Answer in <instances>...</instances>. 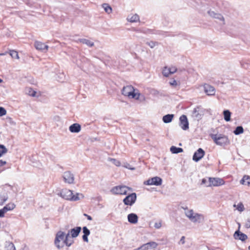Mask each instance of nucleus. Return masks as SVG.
<instances>
[{
	"label": "nucleus",
	"instance_id": "1",
	"mask_svg": "<svg viewBox=\"0 0 250 250\" xmlns=\"http://www.w3.org/2000/svg\"><path fill=\"white\" fill-rule=\"evenodd\" d=\"M69 233L65 234L64 232L62 231H58L56 234L54 240V244L58 249H61L65 245L67 247H70L73 241L69 239Z\"/></svg>",
	"mask_w": 250,
	"mask_h": 250
},
{
	"label": "nucleus",
	"instance_id": "2",
	"mask_svg": "<svg viewBox=\"0 0 250 250\" xmlns=\"http://www.w3.org/2000/svg\"><path fill=\"white\" fill-rule=\"evenodd\" d=\"M122 94L129 99H134L136 100H139L142 97L139 90L131 85L124 86L122 89Z\"/></svg>",
	"mask_w": 250,
	"mask_h": 250
},
{
	"label": "nucleus",
	"instance_id": "3",
	"mask_svg": "<svg viewBox=\"0 0 250 250\" xmlns=\"http://www.w3.org/2000/svg\"><path fill=\"white\" fill-rule=\"evenodd\" d=\"M60 195L64 199L72 201H76L84 197L82 193H77L75 195H73L72 190L66 188L62 189Z\"/></svg>",
	"mask_w": 250,
	"mask_h": 250
},
{
	"label": "nucleus",
	"instance_id": "4",
	"mask_svg": "<svg viewBox=\"0 0 250 250\" xmlns=\"http://www.w3.org/2000/svg\"><path fill=\"white\" fill-rule=\"evenodd\" d=\"M185 214L189 220L194 223H200L204 219L203 215L195 212L192 209H185Z\"/></svg>",
	"mask_w": 250,
	"mask_h": 250
},
{
	"label": "nucleus",
	"instance_id": "5",
	"mask_svg": "<svg viewBox=\"0 0 250 250\" xmlns=\"http://www.w3.org/2000/svg\"><path fill=\"white\" fill-rule=\"evenodd\" d=\"M211 138L218 145L226 146L229 144L228 138L225 135L215 134L212 135Z\"/></svg>",
	"mask_w": 250,
	"mask_h": 250
},
{
	"label": "nucleus",
	"instance_id": "6",
	"mask_svg": "<svg viewBox=\"0 0 250 250\" xmlns=\"http://www.w3.org/2000/svg\"><path fill=\"white\" fill-rule=\"evenodd\" d=\"M131 190L132 189L130 188L125 186L120 185L114 187L110 191L114 194L125 195L128 190Z\"/></svg>",
	"mask_w": 250,
	"mask_h": 250
},
{
	"label": "nucleus",
	"instance_id": "7",
	"mask_svg": "<svg viewBox=\"0 0 250 250\" xmlns=\"http://www.w3.org/2000/svg\"><path fill=\"white\" fill-rule=\"evenodd\" d=\"M63 181L69 184H73L74 183V175L69 171H65L62 175Z\"/></svg>",
	"mask_w": 250,
	"mask_h": 250
},
{
	"label": "nucleus",
	"instance_id": "8",
	"mask_svg": "<svg viewBox=\"0 0 250 250\" xmlns=\"http://www.w3.org/2000/svg\"><path fill=\"white\" fill-rule=\"evenodd\" d=\"M209 185L208 187L214 186L217 187L223 185L225 184L224 181L220 178H211L208 179Z\"/></svg>",
	"mask_w": 250,
	"mask_h": 250
},
{
	"label": "nucleus",
	"instance_id": "9",
	"mask_svg": "<svg viewBox=\"0 0 250 250\" xmlns=\"http://www.w3.org/2000/svg\"><path fill=\"white\" fill-rule=\"evenodd\" d=\"M136 200V194L135 193L130 194L123 200L124 203L126 205L132 206Z\"/></svg>",
	"mask_w": 250,
	"mask_h": 250
},
{
	"label": "nucleus",
	"instance_id": "10",
	"mask_svg": "<svg viewBox=\"0 0 250 250\" xmlns=\"http://www.w3.org/2000/svg\"><path fill=\"white\" fill-rule=\"evenodd\" d=\"M162 179L159 177H154L144 182L145 185L160 186L162 184Z\"/></svg>",
	"mask_w": 250,
	"mask_h": 250
},
{
	"label": "nucleus",
	"instance_id": "11",
	"mask_svg": "<svg viewBox=\"0 0 250 250\" xmlns=\"http://www.w3.org/2000/svg\"><path fill=\"white\" fill-rule=\"evenodd\" d=\"M179 125L184 130H187L189 128V124L187 116L185 115H182L179 119Z\"/></svg>",
	"mask_w": 250,
	"mask_h": 250
},
{
	"label": "nucleus",
	"instance_id": "12",
	"mask_svg": "<svg viewBox=\"0 0 250 250\" xmlns=\"http://www.w3.org/2000/svg\"><path fill=\"white\" fill-rule=\"evenodd\" d=\"M158 245V244L155 242H150L143 245L140 247L134 250H148L150 249L156 248Z\"/></svg>",
	"mask_w": 250,
	"mask_h": 250
},
{
	"label": "nucleus",
	"instance_id": "13",
	"mask_svg": "<svg viewBox=\"0 0 250 250\" xmlns=\"http://www.w3.org/2000/svg\"><path fill=\"white\" fill-rule=\"evenodd\" d=\"M203 87L204 89L205 92L208 96H213L215 94V89L212 86L208 84H204L203 85Z\"/></svg>",
	"mask_w": 250,
	"mask_h": 250
},
{
	"label": "nucleus",
	"instance_id": "14",
	"mask_svg": "<svg viewBox=\"0 0 250 250\" xmlns=\"http://www.w3.org/2000/svg\"><path fill=\"white\" fill-rule=\"evenodd\" d=\"M208 13L210 17L219 20L221 22V24H225L224 18L220 14L215 13L214 11L211 10L208 11Z\"/></svg>",
	"mask_w": 250,
	"mask_h": 250
},
{
	"label": "nucleus",
	"instance_id": "15",
	"mask_svg": "<svg viewBox=\"0 0 250 250\" xmlns=\"http://www.w3.org/2000/svg\"><path fill=\"white\" fill-rule=\"evenodd\" d=\"M34 45L37 50L43 52H46L48 49V45H45L44 43L38 41L35 42Z\"/></svg>",
	"mask_w": 250,
	"mask_h": 250
},
{
	"label": "nucleus",
	"instance_id": "16",
	"mask_svg": "<svg viewBox=\"0 0 250 250\" xmlns=\"http://www.w3.org/2000/svg\"><path fill=\"white\" fill-rule=\"evenodd\" d=\"M126 20L130 22H136L139 21L140 17L137 14H130L128 15Z\"/></svg>",
	"mask_w": 250,
	"mask_h": 250
},
{
	"label": "nucleus",
	"instance_id": "17",
	"mask_svg": "<svg viewBox=\"0 0 250 250\" xmlns=\"http://www.w3.org/2000/svg\"><path fill=\"white\" fill-rule=\"evenodd\" d=\"M127 220L129 223L135 224L138 222V217L136 214L131 213L127 215Z\"/></svg>",
	"mask_w": 250,
	"mask_h": 250
},
{
	"label": "nucleus",
	"instance_id": "18",
	"mask_svg": "<svg viewBox=\"0 0 250 250\" xmlns=\"http://www.w3.org/2000/svg\"><path fill=\"white\" fill-rule=\"evenodd\" d=\"M38 157H29L30 165L34 167H40L42 166L41 162L38 160Z\"/></svg>",
	"mask_w": 250,
	"mask_h": 250
},
{
	"label": "nucleus",
	"instance_id": "19",
	"mask_svg": "<svg viewBox=\"0 0 250 250\" xmlns=\"http://www.w3.org/2000/svg\"><path fill=\"white\" fill-rule=\"evenodd\" d=\"M81 128V125L77 123L72 124L69 127V131L72 133H78L80 131Z\"/></svg>",
	"mask_w": 250,
	"mask_h": 250
},
{
	"label": "nucleus",
	"instance_id": "20",
	"mask_svg": "<svg viewBox=\"0 0 250 250\" xmlns=\"http://www.w3.org/2000/svg\"><path fill=\"white\" fill-rule=\"evenodd\" d=\"M81 230V228L80 227H77L74 229H71L69 231V235H71L73 238L76 237L78 236L79 233Z\"/></svg>",
	"mask_w": 250,
	"mask_h": 250
},
{
	"label": "nucleus",
	"instance_id": "21",
	"mask_svg": "<svg viewBox=\"0 0 250 250\" xmlns=\"http://www.w3.org/2000/svg\"><path fill=\"white\" fill-rule=\"evenodd\" d=\"M234 237L235 239H238L242 241H245L247 239V236L239 231H236L234 234Z\"/></svg>",
	"mask_w": 250,
	"mask_h": 250
},
{
	"label": "nucleus",
	"instance_id": "22",
	"mask_svg": "<svg viewBox=\"0 0 250 250\" xmlns=\"http://www.w3.org/2000/svg\"><path fill=\"white\" fill-rule=\"evenodd\" d=\"M240 183L242 185L250 186V176L245 175L242 179L240 181Z\"/></svg>",
	"mask_w": 250,
	"mask_h": 250
},
{
	"label": "nucleus",
	"instance_id": "23",
	"mask_svg": "<svg viewBox=\"0 0 250 250\" xmlns=\"http://www.w3.org/2000/svg\"><path fill=\"white\" fill-rule=\"evenodd\" d=\"M174 117L173 114H167L163 117V121L165 123H170Z\"/></svg>",
	"mask_w": 250,
	"mask_h": 250
},
{
	"label": "nucleus",
	"instance_id": "24",
	"mask_svg": "<svg viewBox=\"0 0 250 250\" xmlns=\"http://www.w3.org/2000/svg\"><path fill=\"white\" fill-rule=\"evenodd\" d=\"M231 114V112L229 110H225L223 111L224 118L226 121L229 122L230 121Z\"/></svg>",
	"mask_w": 250,
	"mask_h": 250
},
{
	"label": "nucleus",
	"instance_id": "25",
	"mask_svg": "<svg viewBox=\"0 0 250 250\" xmlns=\"http://www.w3.org/2000/svg\"><path fill=\"white\" fill-rule=\"evenodd\" d=\"M16 207L15 204L10 203L6 205L4 208V210L6 212L8 211L13 210Z\"/></svg>",
	"mask_w": 250,
	"mask_h": 250
},
{
	"label": "nucleus",
	"instance_id": "26",
	"mask_svg": "<svg viewBox=\"0 0 250 250\" xmlns=\"http://www.w3.org/2000/svg\"><path fill=\"white\" fill-rule=\"evenodd\" d=\"M170 150L173 154H177L183 151L182 148L177 147L175 146H172L170 148Z\"/></svg>",
	"mask_w": 250,
	"mask_h": 250
},
{
	"label": "nucleus",
	"instance_id": "27",
	"mask_svg": "<svg viewBox=\"0 0 250 250\" xmlns=\"http://www.w3.org/2000/svg\"><path fill=\"white\" fill-rule=\"evenodd\" d=\"M25 92L27 94L32 97H35L36 92L30 87H27L25 89Z\"/></svg>",
	"mask_w": 250,
	"mask_h": 250
},
{
	"label": "nucleus",
	"instance_id": "28",
	"mask_svg": "<svg viewBox=\"0 0 250 250\" xmlns=\"http://www.w3.org/2000/svg\"><path fill=\"white\" fill-rule=\"evenodd\" d=\"M80 42L83 44H86L87 46L92 47L94 45L93 42L85 39H82L79 40Z\"/></svg>",
	"mask_w": 250,
	"mask_h": 250
},
{
	"label": "nucleus",
	"instance_id": "29",
	"mask_svg": "<svg viewBox=\"0 0 250 250\" xmlns=\"http://www.w3.org/2000/svg\"><path fill=\"white\" fill-rule=\"evenodd\" d=\"M107 161L110 162L112 164L116 166L119 167L121 166L120 162L115 158L109 157L107 159Z\"/></svg>",
	"mask_w": 250,
	"mask_h": 250
},
{
	"label": "nucleus",
	"instance_id": "30",
	"mask_svg": "<svg viewBox=\"0 0 250 250\" xmlns=\"http://www.w3.org/2000/svg\"><path fill=\"white\" fill-rule=\"evenodd\" d=\"M103 8L104 9L105 12L107 14H110L112 12V9L110 6L108 4L104 3L102 5Z\"/></svg>",
	"mask_w": 250,
	"mask_h": 250
},
{
	"label": "nucleus",
	"instance_id": "31",
	"mask_svg": "<svg viewBox=\"0 0 250 250\" xmlns=\"http://www.w3.org/2000/svg\"><path fill=\"white\" fill-rule=\"evenodd\" d=\"M233 207L236 208V209L240 212H242L244 210L245 208L242 203H239L238 205L234 204Z\"/></svg>",
	"mask_w": 250,
	"mask_h": 250
},
{
	"label": "nucleus",
	"instance_id": "32",
	"mask_svg": "<svg viewBox=\"0 0 250 250\" xmlns=\"http://www.w3.org/2000/svg\"><path fill=\"white\" fill-rule=\"evenodd\" d=\"M205 155L204 151L201 148H199L196 151L193 156H204Z\"/></svg>",
	"mask_w": 250,
	"mask_h": 250
},
{
	"label": "nucleus",
	"instance_id": "33",
	"mask_svg": "<svg viewBox=\"0 0 250 250\" xmlns=\"http://www.w3.org/2000/svg\"><path fill=\"white\" fill-rule=\"evenodd\" d=\"M243 132H244V129H243V128L242 127V126H239L236 128V129L233 131V133L235 135H239V134L243 133Z\"/></svg>",
	"mask_w": 250,
	"mask_h": 250
},
{
	"label": "nucleus",
	"instance_id": "34",
	"mask_svg": "<svg viewBox=\"0 0 250 250\" xmlns=\"http://www.w3.org/2000/svg\"><path fill=\"white\" fill-rule=\"evenodd\" d=\"M7 194L0 195V205H3L8 199Z\"/></svg>",
	"mask_w": 250,
	"mask_h": 250
},
{
	"label": "nucleus",
	"instance_id": "35",
	"mask_svg": "<svg viewBox=\"0 0 250 250\" xmlns=\"http://www.w3.org/2000/svg\"><path fill=\"white\" fill-rule=\"evenodd\" d=\"M5 248L6 250H16L14 245L11 242H7Z\"/></svg>",
	"mask_w": 250,
	"mask_h": 250
},
{
	"label": "nucleus",
	"instance_id": "36",
	"mask_svg": "<svg viewBox=\"0 0 250 250\" xmlns=\"http://www.w3.org/2000/svg\"><path fill=\"white\" fill-rule=\"evenodd\" d=\"M9 54L12 58L16 59H19V56L17 51L15 50H11Z\"/></svg>",
	"mask_w": 250,
	"mask_h": 250
},
{
	"label": "nucleus",
	"instance_id": "37",
	"mask_svg": "<svg viewBox=\"0 0 250 250\" xmlns=\"http://www.w3.org/2000/svg\"><path fill=\"white\" fill-rule=\"evenodd\" d=\"M7 152V149L3 145H0V156L5 154Z\"/></svg>",
	"mask_w": 250,
	"mask_h": 250
},
{
	"label": "nucleus",
	"instance_id": "38",
	"mask_svg": "<svg viewBox=\"0 0 250 250\" xmlns=\"http://www.w3.org/2000/svg\"><path fill=\"white\" fill-rule=\"evenodd\" d=\"M162 73L165 77H168L170 74L169 72V69L168 67H165L163 70Z\"/></svg>",
	"mask_w": 250,
	"mask_h": 250
},
{
	"label": "nucleus",
	"instance_id": "39",
	"mask_svg": "<svg viewBox=\"0 0 250 250\" xmlns=\"http://www.w3.org/2000/svg\"><path fill=\"white\" fill-rule=\"evenodd\" d=\"M83 231L84 235L88 236L90 234V230L86 227H83Z\"/></svg>",
	"mask_w": 250,
	"mask_h": 250
},
{
	"label": "nucleus",
	"instance_id": "40",
	"mask_svg": "<svg viewBox=\"0 0 250 250\" xmlns=\"http://www.w3.org/2000/svg\"><path fill=\"white\" fill-rule=\"evenodd\" d=\"M240 63L242 67L245 69H248L249 68V64L248 62L243 61L240 62Z\"/></svg>",
	"mask_w": 250,
	"mask_h": 250
},
{
	"label": "nucleus",
	"instance_id": "41",
	"mask_svg": "<svg viewBox=\"0 0 250 250\" xmlns=\"http://www.w3.org/2000/svg\"><path fill=\"white\" fill-rule=\"evenodd\" d=\"M6 114V110L2 107H0V117L3 116Z\"/></svg>",
	"mask_w": 250,
	"mask_h": 250
},
{
	"label": "nucleus",
	"instance_id": "42",
	"mask_svg": "<svg viewBox=\"0 0 250 250\" xmlns=\"http://www.w3.org/2000/svg\"><path fill=\"white\" fill-rule=\"evenodd\" d=\"M147 44L151 48H154L157 44V43L154 42H147Z\"/></svg>",
	"mask_w": 250,
	"mask_h": 250
},
{
	"label": "nucleus",
	"instance_id": "43",
	"mask_svg": "<svg viewBox=\"0 0 250 250\" xmlns=\"http://www.w3.org/2000/svg\"><path fill=\"white\" fill-rule=\"evenodd\" d=\"M169 84L170 85L173 86H176L178 85V83L175 80H172L169 82Z\"/></svg>",
	"mask_w": 250,
	"mask_h": 250
},
{
	"label": "nucleus",
	"instance_id": "44",
	"mask_svg": "<svg viewBox=\"0 0 250 250\" xmlns=\"http://www.w3.org/2000/svg\"><path fill=\"white\" fill-rule=\"evenodd\" d=\"M123 166L127 168H128V169H130L131 170L135 169L134 167H131L129 164H127V163H125L124 165H123Z\"/></svg>",
	"mask_w": 250,
	"mask_h": 250
},
{
	"label": "nucleus",
	"instance_id": "45",
	"mask_svg": "<svg viewBox=\"0 0 250 250\" xmlns=\"http://www.w3.org/2000/svg\"><path fill=\"white\" fill-rule=\"evenodd\" d=\"M162 226V224H161V222H156L154 224V227L156 228V229H160Z\"/></svg>",
	"mask_w": 250,
	"mask_h": 250
},
{
	"label": "nucleus",
	"instance_id": "46",
	"mask_svg": "<svg viewBox=\"0 0 250 250\" xmlns=\"http://www.w3.org/2000/svg\"><path fill=\"white\" fill-rule=\"evenodd\" d=\"M170 74H173L176 71V68L175 67H171L169 68Z\"/></svg>",
	"mask_w": 250,
	"mask_h": 250
},
{
	"label": "nucleus",
	"instance_id": "47",
	"mask_svg": "<svg viewBox=\"0 0 250 250\" xmlns=\"http://www.w3.org/2000/svg\"><path fill=\"white\" fill-rule=\"evenodd\" d=\"M5 213H6V212L5 210H4L3 208L1 209H0V217H4Z\"/></svg>",
	"mask_w": 250,
	"mask_h": 250
},
{
	"label": "nucleus",
	"instance_id": "48",
	"mask_svg": "<svg viewBox=\"0 0 250 250\" xmlns=\"http://www.w3.org/2000/svg\"><path fill=\"white\" fill-rule=\"evenodd\" d=\"M245 226L247 228H250V217L248 219L245 224Z\"/></svg>",
	"mask_w": 250,
	"mask_h": 250
},
{
	"label": "nucleus",
	"instance_id": "49",
	"mask_svg": "<svg viewBox=\"0 0 250 250\" xmlns=\"http://www.w3.org/2000/svg\"><path fill=\"white\" fill-rule=\"evenodd\" d=\"M202 157H193V160L196 162H198Z\"/></svg>",
	"mask_w": 250,
	"mask_h": 250
},
{
	"label": "nucleus",
	"instance_id": "50",
	"mask_svg": "<svg viewBox=\"0 0 250 250\" xmlns=\"http://www.w3.org/2000/svg\"><path fill=\"white\" fill-rule=\"evenodd\" d=\"M87 235H83V239L84 241L87 242L88 241V238Z\"/></svg>",
	"mask_w": 250,
	"mask_h": 250
},
{
	"label": "nucleus",
	"instance_id": "51",
	"mask_svg": "<svg viewBox=\"0 0 250 250\" xmlns=\"http://www.w3.org/2000/svg\"><path fill=\"white\" fill-rule=\"evenodd\" d=\"M83 215L86 216L88 220H92V217L90 216H89V215H87V214H86L85 213H84L83 214Z\"/></svg>",
	"mask_w": 250,
	"mask_h": 250
},
{
	"label": "nucleus",
	"instance_id": "52",
	"mask_svg": "<svg viewBox=\"0 0 250 250\" xmlns=\"http://www.w3.org/2000/svg\"><path fill=\"white\" fill-rule=\"evenodd\" d=\"M184 239H185V237L184 236H182L180 241V242L182 244H184L185 243V241H184Z\"/></svg>",
	"mask_w": 250,
	"mask_h": 250
},
{
	"label": "nucleus",
	"instance_id": "53",
	"mask_svg": "<svg viewBox=\"0 0 250 250\" xmlns=\"http://www.w3.org/2000/svg\"><path fill=\"white\" fill-rule=\"evenodd\" d=\"M6 164V161L0 160V166H2Z\"/></svg>",
	"mask_w": 250,
	"mask_h": 250
},
{
	"label": "nucleus",
	"instance_id": "54",
	"mask_svg": "<svg viewBox=\"0 0 250 250\" xmlns=\"http://www.w3.org/2000/svg\"><path fill=\"white\" fill-rule=\"evenodd\" d=\"M202 86H203V85H201V84H198V85H195V87L196 89H200V88Z\"/></svg>",
	"mask_w": 250,
	"mask_h": 250
},
{
	"label": "nucleus",
	"instance_id": "55",
	"mask_svg": "<svg viewBox=\"0 0 250 250\" xmlns=\"http://www.w3.org/2000/svg\"><path fill=\"white\" fill-rule=\"evenodd\" d=\"M207 180L205 179H203L202 181V184H205L206 183Z\"/></svg>",
	"mask_w": 250,
	"mask_h": 250
},
{
	"label": "nucleus",
	"instance_id": "56",
	"mask_svg": "<svg viewBox=\"0 0 250 250\" xmlns=\"http://www.w3.org/2000/svg\"><path fill=\"white\" fill-rule=\"evenodd\" d=\"M5 53H0V56L4 55Z\"/></svg>",
	"mask_w": 250,
	"mask_h": 250
},
{
	"label": "nucleus",
	"instance_id": "57",
	"mask_svg": "<svg viewBox=\"0 0 250 250\" xmlns=\"http://www.w3.org/2000/svg\"><path fill=\"white\" fill-rule=\"evenodd\" d=\"M2 82V80L1 79H0V83H1Z\"/></svg>",
	"mask_w": 250,
	"mask_h": 250
},
{
	"label": "nucleus",
	"instance_id": "58",
	"mask_svg": "<svg viewBox=\"0 0 250 250\" xmlns=\"http://www.w3.org/2000/svg\"><path fill=\"white\" fill-rule=\"evenodd\" d=\"M249 249H250V246L249 247Z\"/></svg>",
	"mask_w": 250,
	"mask_h": 250
}]
</instances>
